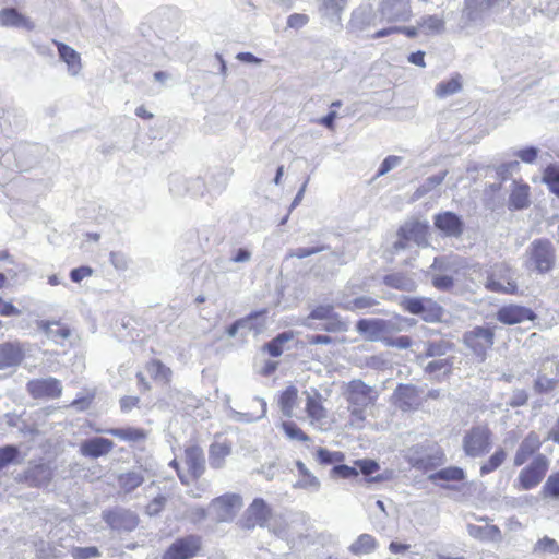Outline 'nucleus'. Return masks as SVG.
I'll return each mask as SVG.
<instances>
[{"label": "nucleus", "instance_id": "30", "mask_svg": "<svg viewBox=\"0 0 559 559\" xmlns=\"http://www.w3.org/2000/svg\"><path fill=\"white\" fill-rule=\"evenodd\" d=\"M53 43L58 48L60 59L68 66V72L71 75H76L81 70L80 55L72 47L63 43L57 40H53Z\"/></svg>", "mask_w": 559, "mask_h": 559}, {"label": "nucleus", "instance_id": "26", "mask_svg": "<svg viewBox=\"0 0 559 559\" xmlns=\"http://www.w3.org/2000/svg\"><path fill=\"white\" fill-rule=\"evenodd\" d=\"M348 0H318L320 16L331 23L340 24Z\"/></svg>", "mask_w": 559, "mask_h": 559}, {"label": "nucleus", "instance_id": "51", "mask_svg": "<svg viewBox=\"0 0 559 559\" xmlns=\"http://www.w3.org/2000/svg\"><path fill=\"white\" fill-rule=\"evenodd\" d=\"M462 88L460 76L452 78L448 81L440 82L435 90L438 97L444 98L447 96L457 93Z\"/></svg>", "mask_w": 559, "mask_h": 559}, {"label": "nucleus", "instance_id": "20", "mask_svg": "<svg viewBox=\"0 0 559 559\" xmlns=\"http://www.w3.org/2000/svg\"><path fill=\"white\" fill-rule=\"evenodd\" d=\"M493 5V0H464L463 19L469 23H480Z\"/></svg>", "mask_w": 559, "mask_h": 559}, {"label": "nucleus", "instance_id": "40", "mask_svg": "<svg viewBox=\"0 0 559 559\" xmlns=\"http://www.w3.org/2000/svg\"><path fill=\"white\" fill-rule=\"evenodd\" d=\"M379 305V301L370 296H360L350 300H341L337 306L347 311L362 310Z\"/></svg>", "mask_w": 559, "mask_h": 559}, {"label": "nucleus", "instance_id": "55", "mask_svg": "<svg viewBox=\"0 0 559 559\" xmlns=\"http://www.w3.org/2000/svg\"><path fill=\"white\" fill-rule=\"evenodd\" d=\"M344 460V454L342 452L335 451L331 452L324 448H319L317 450V461L320 464L329 465L333 463H340Z\"/></svg>", "mask_w": 559, "mask_h": 559}, {"label": "nucleus", "instance_id": "25", "mask_svg": "<svg viewBox=\"0 0 559 559\" xmlns=\"http://www.w3.org/2000/svg\"><path fill=\"white\" fill-rule=\"evenodd\" d=\"M271 515V510L265 501L257 498L247 509L246 527L264 526Z\"/></svg>", "mask_w": 559, "mask_h": 559}, {"label": "nucleus", "instance_id": "17", "mask_svg": "<svg viewBox=\"0 0 559 559\" xmlns=\"http://www.w3.org/2000/svg\"><path fill=\"white\" fill-rule=\"evenodd\" d=\"M377 25V14L370 4L359 5L352 14L348 28L352 32H362Z\"/></svg>", "mask_w": 559, "mask_h": 559}, {"label": "nucleus", "instance_id": "41", "mask_svg": "<svg viewBox=\"0 0 559 559\" xmlns=\"http://www.w3.org/2000/svg\"><path fill=\"white\" fill-rule=\"evenodd\" d=\"M425 357H442L453 350L454 345L445 340L425 343Z\"/></svg>", "mask_w": 559, "mask_h": 559}, {"label": "nucleus", "instance_id": "33", "mask_svg": "<svg viewBox=\"0 0 559 559\" xmlns=\"http://www.w3.org/2000/svg\"><path fill=\"white\" fill-rule=\"evenodd\" d=\"M468 534L479 540L497 542L501 539V531L496 525L479 526L475 524L467 525Z\"/></svg>", "mask_w": 559, "mask_h": 559}, {"label": "nucleus", "instance_id": "57", "mask_svg": "<svg viewBox=\"0 0 559 559\" xmlns=\"http://www.w3.org/2000/svg\"><path fill=\"white\" fill-rule=\"evenodd\" d=\"M296 466L299 473L304 476V479L301 480V486L306 488H312L313 490H318L320 488L319 479L309 472V469L302 462L298 461L296 463Z\"/></svg>", "mask_w": 559, "mask_h": 559}, {"label": "nucleus", "instance_id": "42", "mask_svg": "<svg viewBox=\"0 0 559 559\" xmlns=\"http://www.w3.org/2000/svg\"><path fill=\"white\" fill-rule=\"evenodd\" d=\"M418 27L424 29L425 34H441L444 31V19L437 15H425L418 21Z\"/></svg>", "mask_w": 559, "mask_h": 559}, {"label": "nucleus", "instance_id": "38", "mask_svg": "<svg viewBox=\"0 0 559 559\" xmlns=\"http://www.w3.org/2000/svg\"><path fill=\"white\" fill-rule=\"evenodd\" d=\"M448 175V170H443L438 175L428 177L413 193L412 201H417L428 194L435 188L440 186Z\"/></svg>", "mask_w": 559, "mask_h": 559}, {"label": "nucleus", "instance_id": "53", "mask_svg": "<svg viewBox=\"0 0 559 559\" xmlns=\"http://www.w3.org/2000/svg\"><path fill=\"white\" fill-rule=\"evenodd\" d=\"M459 267V263L455 259H451L448 257H437L433 260V263L431 265L432 270L439 271L443 274H450L456 273Z\"/></svg>", "mask_w": 559, "mask_h": 559}, {"label": "nucleus", "instance_id": "37", "mask_svg": "<svg viewBox=\"0 0 559 559\" xmlns=\"http://www.w3.org/2000/svg\"><path fill=\"white\" fill-rule=\"evenodd\" d=\"M378 547V543L370 534H361L357 539L348 547V550L353 555H367L374 551Z\"/></svg>", "mask_w": 559, "mask_h": 559}, {"label": "nucleus", "instance_id": "14", "mask_svg": "<svg viewBox=\"0 0 559 559\" xmlns=\"http://www.w3.org/2000/svg\"><path fill=\"white\" fill-rule=\"evenodd\" d=\"M169 191L175 197H182L187 193L198 197L204 191V182L201 178L187 179L181 175H171L169 179Z\"/></svg>", "mask_w": 559, "mask_h": 559}, {"label": "nucleus", "instance_id": "5", "mask_svg": "<svg viewBox=\"0 0 559 559\" xmlns=\"http://www.w3.org/2000/svg\"><path fill=\"white\" fill-rule=\"evenodd\" d=\"M550 461L545 454H537L531 463L522 468L516 478L518 486L522 490H531L537 487L549 469Z\"/></svg>", "mask_w": 559, "mask_h": 559}, {"label": "nucleus", "instance_id": "44", "mask_svg": "<svg viewBox=\"0 0 559 559\" xmlns=\"http://www.w3.org/2000/svg\"><path fill=\"white\" fill-rule=\"evenodd\" d=\"M452 360L450 358L436 359L427 364L425 372L435 378L447 376L451 372Z\"/></svg>", "mask_w": 559, "mask_h": 559}, {"label": "nucleus", "instance_id": "50", "mask_svg": "<svg viewBox=\"0 0 559 559\" xmlns=\"http://www.w3.org/2000/svg\"><path fill=\"white\" fill-rule=\"evenodd\" d=\"M320 329L331 333L346 332L348 330V323L340 317L338 313L334 312L329 319H325L322 323H319Z\"/></svg>", "mask_w": 559, "mask_h": 559}, {"label": "nucleus", "instance_id": "1", "mask_svg": "<svg viewBox=\"0 0 559 559\" xmlns=\"http://www.w3.org/2000/svg\"><path fill=\"white\" fill-rule=\"evenodd\" d=\"M525 266L539 274L550 272L556 264V249L547 238L534 239L525 251Z\"/></svg>", "mask_w": 559, "mask_h": 559}, {"label": "nucleus", "instance_id": "12", "mask_svg": "<svg viewBox=\"0 0 559 559\" xmlns=\"http://www.w3.org/2000/svg\"><path fill=\"white\" fill-rule=\"evenodd\" d=\"M26 390L33 399H57L62 393V385L58 379L48 377L28 381Z\"/></svg>", "mask_w": 559, "mask_h": 559}, {"label": "nucleus", "instance_id": "8", "mask_svg": "<svg viewBox=\"0 0 559 559\" xmlns=\"http://www.w3.org/2000/svg\"><path fill=\"white\" fill-rule=\"evenodd\" d=\"M377 13L381 22H407L412 17L411 0H381Z\"/></svg>", "mask_w": 559, "mask_h": 559}, {"label": "nucleus", "instance_id": "39", "mask_svg": "<svg viewBox=\"0 0 559 559\" xmlns=\"http://www.w3.org/2000/svg\"><path fill=\"white\" fill-rule=\"evenodd\" d=\"M320 400L321 395L317 392L313 395L307 394L306 412L308 416L316 421H320L326 417V411Z\"/></svg>", "mask_w": 559, "mask_h": 559}, {"label": "nucleus", "instance_id": "15", "mask_svg": "<svg viewBox=\"0 0 559 559\" xmlns=\"http://www.w3.org/2000/svg\"><path fill=\"white\" fill-rule=\"evenodd\" d=\"M52 478V471L46 464H37L28 467L24 473L19 474L15 479L29 487H43L49 484Z\"/></svg>", "mask_w": 559, "mask_h": 559}, {"label": "nucleus", "instance_id": "49", "mask_svg": "<svg viewBox=\"0 0 559 559\" xmlns=\"http://www.w3.org/2000/svg\"><path fill=\"white\" fill-rule=\"evenodd\" d=\"M540 492L545 499L559 500V471L547 477Z\"/></svg>", "mask_w": 559, "mask_h": 559}, {"label": "nucleus", "instance_id": "18", "mask_svg": "<svg viewBox=\"0 0 559 559\" xmlns=\"http://www.w3.org/2000/svg\"><path fill=\"white\" fill-rule=\"evenodd\" d=\"M114 449V442L107 438L94 437L80 444V453L90 459H98Z\"/></svg>", "mask_w": 559, "mask_h": 559}, {"label": "nucleus", "instance_id": "62", "mask_svg": "<svg viewBox=\"0 0 559 559\" xmlns=\"http://www.w3.org/2000/svg\"><path fill=\"white\" fill-rule=\"evenodd\" d=\"M431 283L435 288L448 292L454 286L453 276L450 274H436L432 276Z\"/></svg>", "mask_w": 559, "mask_h": 559}, {"label": "nucleus", "instance_id": "19", "mask_svg": "<svg viewBox=\"0 0 559 559\" xmlns=\"http://www.w3.org/2000/svg\"><path fill=\"white\" fill-rule=\"evenodd\" d=\"M185 463L188 467V478L192 480L200 478L205 471V460L202 449L198 445L188 447L185 450Z\"/></svg>", "mask_w": 559, "mask_h": 559}, {"label": "nucleus", "instance_id": "64", "mask_svg": "<svg viewBox=\"0 0 559 559\" xmlns=\"http://www.w3.org/2000/svg\"><path fill=\"white\" fill-rule=\"evenodd\" d=\"M252 252L248 248H235L231 250L229 261L237 264L248 263L251 261Z\"/></svg>", "mask_w": 559, "mask_h": 559}, {"label": "nucleus", "instance_id": "36", "mask_svg": "<svg viewBox=\"0 0 559 559\" xmlns=\"http://www.w3.org/2000/svg\"><path fill=\"white\" fill-rule=\"evenodd\" d=\"M96 432H105L124 441L138 442L146 438V433L140 428H111L107 430L96 429Z\"/></svg>", "mask_w": 559, "mask_h": 559}, {"label": "nucleus", "instance_id": "4", "mask_svg": "<svg viewBox=\"0 0 559 559\" xmlns=\"http://www.w3.org/2000/svg\"><path fill=\"white\" fill-rule=\"evenodd\" d=\"M400 306L404 311L419 316L429 323L439 322L444 316L443 308L432 298L420 296H403Z\"/></svg>", "mask_w": 559, "mask_h": 559}, {"label": "nucleus", "instance_id": "13", "mask_svg": "<svg viewBox=\"0 0 559 559\" xmlns=\"http://www.w3.org/2000/svg\"><path fill=\"white\" fill-rule=\"evenodd\" d=\"M496 318L503 324L513 325L523 323L525 321H533L536 316L531 308L515 304H509L499 308L496 313Z\"/></svg>", "mask_w": 559, "mask_h": 559}, {"label": "nucleus", "instance_id": "58", "mask_svg": "<svg viewBox=\"0 0 559 559\" xmlns=\"http://www.w3.org/2000/svg\"><path fill=\"white\" fill-rule=\"evenodd\" d=\"M257 401L261 405V414L260 415L253 416L252 414H249V413H240V412L233 411V416H231L233 419H235L237 421L252 423V421L263 418L266 414V402L260 397H257Z\"/></svg>", "mask_w": 559, "mask_h": 559}, {"label": "nucleus", "instance_id": "60", "mask_svg": "<svg viewBox=\"0 0 559 559\" xmlns=\"http://www.w3.org/2000/svg\"><path fill=\"white\" fill-rule=\"evenodd\" d=\"M409 322H411V319H407V318H404L401 316H396L392 320H384L385 330L383 331V334L386 335V334H392L395 332L403 331L405 329L406 324L409 325Z\"/></svg>", "mask_w": 559, "mask_h": 559}, {"label": "nucleus", "instance_id": "24", "mask_svg": "<svg viewBox=\"0 0 559 559\" xmlns=\"http://www.w3.org/2000/svg\"><path fill=\"white\" fill-rule=\"evenodd\" d=\"M37 326L45 333L47 338L56 344L63 345V342L72 335L71 329L60 321L40 320L37 322Z\"/></svg>", "mask_w": 559, "mask_h": 559}, {"label": "nucleus", "instance_id": "11", "mask_svg": "<svg viewBox=\"0 0 559 559\" xmlns=\"http://www.w3.org/2000/svg\"><path fill=\"white\" fill-rule=\"evenodd\" d=\"M201 547V538L189 535L176 539L165 551L163 559H190L194 557Z\"/></svg>", "mask_w": 559, "mask_h": 559}, {"label": "nucleus", "instance_id": "34", "mask_svg": "<svg viewBox=\"0 0 559 559\" xmlns=\"http://www.w3.org/2000/svg\"><path fill=\"white\" fill-rule=\"evenodd\" d=\"M144 483V475L140 471H130L118 476V486L123 493H131Z\"/></svg>", "mask_w": 559, "mask_h": 559}, {"label": "nucleus", "instance_id": "47", "mask_svg": "<svg viewBox=\"0 0 559 559\" xmlns=\"http://www.w3.org/2000/svg\"><path fill=\"white\" fill-rule=\"evenodd\" d=\"M399 236L419 245L425 237V229L418 223L405 224L400 228Z\"/></svg>", "mask_w": 559, "mask_h": 559}, {"label": "nucleus", "instance_id": "32", "mask_svg": "<svg viewBox=\"0 0 559 559\" xmlns=\"http://www.w3.org/2000/svg\"><path fill=\"white\" fill-rule=\"evenodd\" d=\"M231 453L230 444L226 442H215L211 444L209 451V464L212 468L219 469L225 464V459Z\"/></svg>", "mask_w": 559, "mask_h": 559}, {"label": "nucleus", "instance_id": "16", "mask_svg": "<svg viewBox=\"0 0 559 559\" xmlns=\"http://www.w3.org/2000/svg\"><path fill=\"white\" fill-rule=\"evenodd\" d=\"M542 447L539 435L530 431L521 441L513 457V465L519 467L525 464Z\"/></svg>", "mask_w": 559, "mask_h": 559}, {"label": "nucleus", "instance_id": "31", "mask_svg": "<svg viewBox=\"0 0 559 559\" xmlns=\"http://www.w3.org/2000/svg\"><path fill=\"white\" fill-rule=\"evenodd\" d=\"M383 283L394 289L412 293L417 288L416 281L404 273H392L383 277Z\"/></svg>", "mask_w": 559, "mask_h": 559}, {"label": "nucleus", "instance_id": "56", "mask_svg": "<svg viewBox=\"0 0 559 559\" xmlns=\"http://www.w3.org/2000/svg\"><path fill=\"white\" fill-rule=\"evenodd\" d=\"M282 429L284 430L285 435L292 439V440H298V441H309L310 438L308 435H306L295 423L293 421H283L282 423Z\"/></svg>", "mask_w": 559, "mask_h": 559}, {"label": "nucleus", "instance_id": "61", "mask_svg": "<svg viewBox=\"0 0 559 559\" xmlns=\"http://www.w3.org/2000/svg\"><path fill=\"white\" fill-rule=\"evenodd\" d=\"M534 550L539 552L557 554L559 552V545L555 539L544 536L535 544Z\"/></svg>", "mask_w": 559, "mask_h": 559}, {"label": "nucleus", "instance_id": "35", "mask_svg": "<svg viewBox=\"0 0 559 559\" xmlns=\"http://www.w3.org/2000/svg\"><path fill=\"white\" fill-rule=\"evenodd\" d=\"M334 312V307L332 305H320L312 309L311 312L304 319L302 325L311 330H319V323H316V321L319 320L323 322Z\"/></svg>", "mask_w": 559, "mask_h": 559}, {"label": "nucleus", "instance_id": "59", "mask_svg": "<svg viewBox=\"0 0 559 559\" xmlns=\"http://www.w3.org/2000/svg\"><path fill=\"white\" fill-rule=\"evenodd\" d=\"M558 384V381L546 376H538L534 382V390L539 394H545L554 391Z\"/></svg>", "mask_w": 559, "mask_h": 559}, {"label": "nucleus", "instance_id": "46", "mask_svg": "<svg viewBox=\"0 0 559 559\" xmlns=\"http://www.w3.org/2000/svg\"><path fill=\"white\" fill-rule=\"evenodd\" d=\"M465 477V473L462 468L456 466L442 468L429 476L432 481L447 480V481H460Z\"/></svg>", "mask_w": 559, "mask_h": 559}, {"label": "nucleus", "instance_id": "48", "mask_svg": "<svg viewBox=\"0 0 559 559\" xmlns=\"http://www.w3.org/2000/svg\"><path fill=\"white\" fill-rule=\"evenodd\" d=\"M543 182L548 186L551 193L559 198V165H548L543 174Z\"/></svg>", "mask_w": 559, "mask_h": 559}, {"label": "nucleus", "instance_id": "27", "mask_svg": "<svg viewBox=\"0 0 559 559\" xmlns=\"http://www.w3.org/2000/svg\"><path fill=\"white\" fill-rule=\"evenodd\" d=\"M356 330L365 340L376 342L384 336V319H360L356 323Z\"/></svg>", "mask_w": 559, "mask_h": 559}, {"label": "nucleus", "instance_id": "45", "mask_svg": "<svg viewBox=\"0 0 559 559\" xmlns=\"http://www.w3.org/2000/svg\"><path fill=\"white\" fill-rule=\"evenodd\" d=\"M297 401V389L295 386L287 388L280 396V406L284 416L292 417Z\"/></svg>", "mask_w": 559, "mask_h": 559}, {"label": "nucleus", "instance_id": "28", "mask_svg": "<svg viewBox=\"0 0 559 559\" xmlns=\"http://www.w3.org/2000/svg\"><path fill=\"white\" fill-rule=\"evenodd\" d=\"M1 27H22L28 31L34 28V23L14 8H4L0 11Z\"/></svg>", "mask_w": 559, "mask_h": 559}, {"label": "nucleus", "instance_id": "21", "mask_svg": "<svg viewBox=\"0 0 559 559\" xmlns=\"http://www.w3.org/2000/svg\"><path fill=\"white\" fill-rule=\"evenodd\" d=\"M435 226L445 236L460 237L463 234L464 224L455 213L444 212L435 216Z\"/></svg>", "mask_w": 559, "mask_h": 559}, {"label": "nucleus", "instance_id": "2", "mask_svg": "<svg viewBox=\"0 0 559 559\" xmlns=\"http://www.w3.org/2000/svg\"><path fill=\"white\" fill-rule=\"evenodd\" d=\"M378 399L376 388L366 384L361 380H352L347 384L346 400L352 417L356 420H365V409Z\"/></svg>", "mask_w": 559, "mask_h": 559}, {"label": "nucleus", "instance_id": "7", "mask_svg": "<svg viewBox=\"0 0 559 559\" xmlns=\"http://www.w3.org/2000/svg\"><path fill=\"white\" fill-rule=\"evenodd\" d=\"M242 507V498L237 493H226L213 499L209 511L217 522L231 521Z\"/></svg>", "mask_w": 559, "mask_h": 559}, {"label": "nucleus", "instance_id": "10", "mask_svg": "<svg viewBox=\"0 0 559 559\" xmlns=\"http://www.w3.org/2000/svg\"><path fill=\"white\" fill-rule=\"evenodd\" d=\"M493 331L485 326H475L463 336L464 344L481 359L485 358L487 350L493 345Z\"/></svg>", "mask_w": 559, "mask_h": 559}, {"label": "nucleus", "instance_id": "9", "mask_svg": "<svg viewBox=\"0 0 559 559\" xmlns=\"http://www.w3.org/2000/svg\"><path fill=\"white\" fill-rule=\"evenodd\" d=\"M102 519L112 531L119 533L131 532L139 524L138 515L133 511L122 507L104 510Z\"/></svg>", "mask_w": 559, "mask_h": 559}, {"label": "nucleus", "instance_id": "63", "mask_svg": "<svg viewBox=\"0 0 559 559\" xmlns=\"http://www.w3.org/2000/svg\"><path fill=\"white\" fill-rule=\"evenodd\" d=\"M401 162H402V157H400V156L390 155V156L385 157L377 171V177L384 176L392 169L400 166Z\"/></svg>", "mask_w": 559, "mask_h": 559}, {"label": "nucleus", "instance_id": "6", "mask_svg": "<svg viewBox=\"0 0 559 559\" xmlns=\"http://www.w3.org/2000/svg\"><path fill=\"white\" fill-rule=\"evenodd\" d=\"M491 431L487 426L473 427L463 438V449L466 455L478 457L490 449Z\"/></svg>", "mask_w": 559, "mask_h": 559}, {"label": "nucleus", "instance_id": "22", "mask_svg": "<svg viewBox=\"0 0 559 559\" xmlns=\"http://www.w3.org/2000/svg\"><path fill=\"white\" fill-rule=\"evenodd\" d=\"M24 359V349L17 342L0 344V370L19 366Z\"/></svg>", "mask_w": 559, "mask_h": 559}, {"label": "nucleus", "instance_id": "52", "mask_svg": "<svg viewBox=\"0 0 559 559\" xmlns=\"http://www.w3.org/2000/svg\"><path fill=\"white\" fill-rule=\"evenodd\" d=\"M507 459V452L503 449H498L487 462H485L480 467V474L487 475L496 471L498 467L502 465V463Z\"/></svg>", "mask_w": 559, "mask_h": 559}, {"label": "nucleus", "instance_id": "43", "mask_svg": "<svg viewBox=\"0 0 559 559\" xmlns=\"http://www.w3.org/2000/svg\"><path fill=\"white\" fill-rule=\"evenodd\" d=\"M146 370L148 374L158 382L162 383H168L170 381L171 377V370L170 368L166 367L162 361L159 360H152L147 364Z\"/></svg>", "mask_w": 559, "mask_h": 559}, {"label": "nucleus", "instance_id": "23", "mask_svg": "<svg viewBox=\"0 0 559 559\" xmlns=\"http://www.w3.org/2000/svg\"><path fill=\"white\" fill-rule=\"evenodd\" d=\"M393 399L402 411H408L419 405V392L412 384H399L394 390Z\"/></svg>", "mask_w": 559, "mask_h": 559}, {"label": "nucleus", "instance_id": "29", "mask_svg": "<svg viewBox=\"0 0 559 559\" xmlns=\"http://www.w3.org/2000/svg\"><path fill=\"white\" fill-rule=\"evenodd\" d=\"M530 204V186L524 182L514 181L513 188L509 195V209L519 211L528 207Z\"/></svg>", "mask_w": 559, "mask_h": 559}, {"label": "nucleus", "instance_id": "54", "mask_svg": "<svg viewBox=\"0 0 559 559\" xmlns=\"http://www.w3.org/2000/svg\"><path fill=\"white\" fill-rule=\"evenodd\" d=\"M20 450L17 447L9 444L0 447V469L4 468L11 463H14L19 457Z\"/></svg>", "mask_w": 559, "mask_h": 559}, {"label": "nucleus", "instance_id": "3", "mask_svg": "<svg viewBox=\"0 0 559 559\" xmlns=\"http://www.w3.org/2000/svg\"><path fill=\"white\" fill-rule=\"evenodd\" d=\"M485 288L492 293L514 294L518 289L515 271L504 262L495 263L485 271Z\"/></svg>", "mask_w": 559, "mask_h": 559}]
</instances>
